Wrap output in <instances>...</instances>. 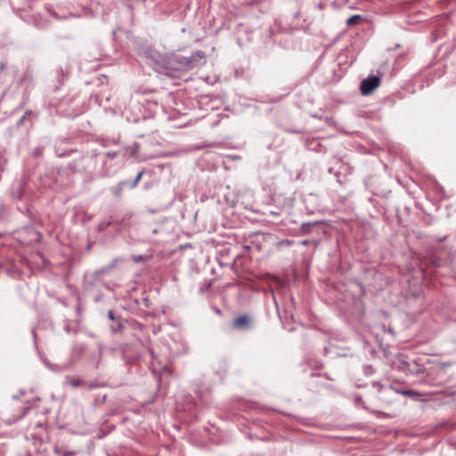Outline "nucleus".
Returning a JSON list of instances; mask_svg holds the SVG:
<instances>
[{
    "label": "nucleus",
    "mask_w": 456,
    "mask_h": 456,
    "mask_svg": "<svg viewBox=\"0 0 456 456\" xmlns=\"http://www.w3.org/2000/svg\"><path fill=\"white\" fill-rule=\"evenodd\" d=\"M380 85V78L377 76H371L363 79L361 83V93L362 95H369Z\"/></svg>",
    "instance_id": "1"
},
{
    "label": "nucleus",
    "mask_w": 456,
    "mask_h": 456,
    "mask_svg": "<svg viewBox=\"0 0 456 456\" xmlns=\"http://www.w3.org/2000/svg\"><path fill=\"white\" fill-rule=\"evenodd\" d=\"M249 323H250L249 317H248L247 315H242V316H240L239 318H237L233 322V326L235 328H247V327H248Z\"/></svg>",
    "instance_id": "2"
},
{
    "label": "nucleus",
    "mask_w": 456,
    "mask_h": 456,
    "mask_svg": "<svg viewBox=\"0 0 456 456\" xmlns=\"http://www.w3.org/2000/svg\"><path fill=\"white\" fill-rule=\"evenodd\" d=\"M361 20H362V16L354 15L346 20V24L348 26H354V25L357 24Z\"/></svg>",
    "instance_id": "3"
},
{
    "label": "nucleus",
    "mask_w": 456,
    "mask_h": 456,
    "mask_svg": "<svg viewBox=\"0 0 456 456\" xmlns=\"http://www.w3.org/2000/svg\"><path fill=\"white\" fill-rule=\"evenodd\" d=\"M142 174H143V172H142V171H141V172H139V173L137 174V175H136V177H135L134 181V182H133V183H132V187H135V186L138 184L139 181L141 180V178H142Z\"/></svg>",
    "instance_id": "4"
},
{
    "label": "nucleus",
    "mask_w": 456,
    "mask_h": 456,
    "mask_svg": "<svg viewBox=\"0 0 456 456\" xmlns=\"http://www.w3.org/2000/svg\"><path fill=\"white\" fill-rule=\"evenodd\" d=\"M401 394L404 395H411L413 394V392L411 390H405V391L401 390Z\"/></svg>",
    "instance_id": "5"
},
{
    "label": "nucleus",
    "mask_w": 456,
    "mask_h": 456,
    "mask_svg": "<svg viewBox=\"0 0 456 456\" xmlns=\"http://www.w3.org/2000/svg\"><path fill=\"white\" fill-rule=\"evenodd\" d=\"M404 366H407V363H406L405 362L401 361V367H400V370H404Z\"/></svg>",
    "instance_id": "6"
},
{
    "label": "nucleus",
    "mask_w": 456,
    "mask_h": 456,
    "mask_svg": "<svg viewBox=\"0 0 456 456\" xmlns=\"http://www.w3.org/2000/svg\"><path fill=\"white\" fill-rule=\"evenodd\" d=\"M197 56L200 59L204 58V53L200 51L197 52Z\"/></svg>",
    "instance_id": "7"
},
{
    "label": "nucleus",
    "mask_w": 456,
    "mask_h": 456,
    "mask_svg": "<svg viewBox=\"0 0 456 456\" xmlns=\"http://www.w3.org/2000/svg\"><path fill=\"white\" fill-rule=\"evenodd\" d=\"M78 381L73 382V386H77Z\"/></svg>",
    "instance_id": "8"
}]
</instances>
